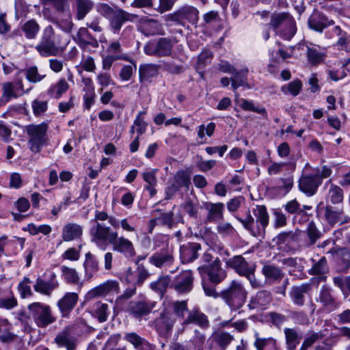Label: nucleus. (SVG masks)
Masks as SVG:
<instances>
[{"label": "nucleus", "mask_w": 350, "mask_h": 350, "mask_svg": "<svg viewBox=\"0 0 350 350\" xmlns=\"http://www.w3.org/2000/svg\"><path fill=\"white\" fill-rule=\"evenodd\" d=\"M232 340V336L226 332L219 333L215 336V340L217 343L223 349H225L226 347L228 345Z\"/></svg>", "instance_id": "e2e57ef3"}, {"label": "nucleus", "mask_w": 350, "mask_h": 350, "mask_svg": "<svg viewBox=\"0 0 350 350\" xmlns=\"http://www.w3.org/2000/svg\"><path fill=\"white\" fill-rule=\"evenodd\" d=\"M154 304L146 301H131L128 305L127 312L136 319H141L150 313Z\"/></svg>", "instance_id": "a211bd4d"}, {"label": "nucleus", "mask_w": 350, "mask_h": 350, "mask_svg": "<svg viewBox=\"0 0 350 350\" xmlns=\"http://www.w3.org/2000/svg\"><path fill=\"white\" fill-rule=\"evenodd\" d=\"M47 129L48 126L45 123L30 124L26 127V132L29 136L28 144L32 152H39L42 147L46 144Z\"/></svg>", "instance_id": "20e7f679"}, {"label": "nucleus", "mask_w": 350, "mask_h": 350, "mask_svg": "<svg viewBox=\"0 0 350 350\" xmlns=\"http://www.w3.org/2000/svg\"><path fill=\"white\" fill-rule=\"evenodd\" d=\"M237 102L239 103V106L244 110L254 111L258 113L264 115L265 116H267L266 109L263 107L258 108L255 107L252 101H250L244 98H240L237 100Z\"/></svg>", "instance_id": "8fccbe9b"}, {"label": "nucleus", "mask_w": 350, "mask_h": 350, "mask_svg": "<svg viewBox=\"0 0 350 350\" xmlns=\"http://www.w3.org/2000/svg\"><path fill=\"white\" fill-rule=\"evenodd\" d=\"M302 88V83L299 79H295L289 83L283 85L281 90L284 94H289L293 96H297Z\"/></svg>", "instance_id": "c03bdc74"}, {"label": "nucleus", "mask_w": 350, "mask_h": 350, "mask_svg": "<svg viewBox=\"0 0 350 350\" xmlns=\"http://www.w3.org/2000/svg\"><path fill=\"white\" fill-rule=\"evenodd\" d=\"M58 44L53 28L49 25L44 29L41 40L36 49L41 56L49 57L56 55Z\"/></svg>", "instance_id": "0eeeda50"}, {"label": "nucleus", "mask_w": 350, "mask_h": 350, "mask_svg": "<svg viewBox=\"0 0 350 350\" xmlns=\"http://www.w3.org/2000/svg\"><path fill=\"white\" fill-rule=\"evenodd\" d=\"M118 282L115 280H107L89 291L86 299H92L96 297H105L109 294L118 293Z\"/></svg>", "instance_id": "f8f14e48"}, {"label": "nucleus", "mask_w": 350, "mask_h": 350, "mask_svg": "<svg viewBox=\"0 0 350 350\" xmlns=\"http://www.w3.org/2000/svg\"><path fill=\"white\" fill-rule=\"evenodd\" d=\"M193 279L192 271L185 270L174 278L170 286L179 294L187 293L193 288Z\"/></svg>", "instance_id": "1a4fd4ad"}, {"label": "nucleus", "mask_w": 350, "mask_h": 350, "mask_svg": "<svg viewBox=\"0 0 350 350\" xmlns=\"http://www.w3.org/2000/svg\"><path fill=\"white\" fill-rule=\"evenodd\" d=\"M328 271L327 260L325 257H321L317 262H314L309 271L312 275H322Z\"/></svg>", "instance_id": "de8ad7c7"}, {"label": "nucleus", "mask_w": 350, "mask_h": 350, "mask_svg": "<svg viewBox=\"0 0 350 350\" xmlns=\"http://www.w3.org/2000/svg\"><path fill=\"white\" fill-rule=\"evenodd\" d=\"M247 70H242L241 72H234L233 77L230 79L232 81V87L234 90L237 89L239 87L244 85L246 83L245 74Z\"/></svg>", "instance_id": "864d4df0"}, {"label": "nucleus", "mask_w": 350, "mask_h": 350, "mask_svg": "<svg viewBox=\"0 0 350 350\" xmlns=\"http://www.w3.org/2000/svg\"><path fill=\"white\" fill-rule=\"evenodd\" d=\"M29 317L38 327L44 328L56 321L49 306L40 302L31 304L27 307Z\"/></svg>", "instance_id": "7ed1b4c3"}, {"label": "nucleus", "mask_w": 350, "mask_h": 350, "mask_svg": "<svg viewBox=\"0 0 350 350\" xmlns=\"http://www.w3.org/2000/svg\"><path fill=\"white\" fill-rule=\"evenodd\" d=\"M96 11L105 18L109 19L116 12V9L107 3H100L96 5Z\"/></svg>", "instance_id": "4d7b16f0"}, {"label": "nucleus", "mask_w": 350, "mask_h": 350, "mask_svg": "<svg viewBox=\"0 0 350 350\" xmlns=\"http://www.w3.org/2000/svg\"><path fill=\"white\" fill-rule=\"evenodd\" d=\"M159 66L153 64H144L139 66V77L141 83L151 82L159 72Z\"/></svg>", "instance_id": "c756f323"}, {"label": "nucleus", "mask_w": 350, "mask_h": 350, "mask_svg": "<svg viewBox=\"0 0 350 350\" xmlns=\"http://www.w3.org/2000/svg\"><path fill=\"white\" fill-rule=\"evenodd\" d=\"M269 25L275 30L281 26V25H288L291 26L290 35L295 31V20L288 13H275L271 15Z\"/></svg>", "instance_id": "4be33fe9"}, {"label": "nucleus", "mask_w": 350, "mask_h": 350, "mask_svg": "<svg viewBox=\"0 0 350 350\" xmlns=\"http://www.w3.org/2000/svg\"><path fill=\"white\" fill-rule=\"evenodd\" d=\"M173 213H162L156 219L151 220V222L154 224L157 221L163 225L167 226L169 228H172L173 226Z\"/></svg>", "instance_id": "bf43d9fd"}, {"label": "nucleus", "mask_w": 350, "mask_h": 350, "mask_svg": "<svg viewBox=\"0 0 350 350\" xmlns=\"http://www.w3.org/2000/svg\"><path fill=\"white\" fill-rule=\"evenodd\" d=\"M109 313V306L105 303L96 301L92 306V314L100 323L105 322L108 319Z\"/></svg>", "instance_id": "473e14b6"}, {"label": "nucleus", "mask_w": 350, "mask_h": 350, "mask_svg": "<svg viewBox=\"0 0 350 350\" xmlns=\"http://www.w3.org/2000/svg\"><path fill=\"white\" fill-rule=\"evenodd\" d=\"M199 11L193 6L186 5L177 11L165 16L166 22H176L183 25L187 23L196 25L199 18Z\"/></svg>", "instance_id": "423d86ee"}, {"label": "nucleus", "mask_w": 350, "mask_h": 350, "mask_svg": "<svg viewBox=\"0 0 350 350\" xmlns=\"http://www.w3.org/2000/svg\"><path fill=\"white\" fill-rule=\"evenodd\" d=\"M79 295L76 293H66L57 301V307L63 317H67L76 306Z\"/></svg>", "instance_id": "6ab92c4d"}, {"label": "nucleus", "mask_w": 350, "mask_h": 350, "mask_svg": "<svg viewBox=\"0 0 350 350\" xmlns=\"http://www.w3.org/2000/svg\"><path fill=\"white\" fill-rule=\"evenodd\" d=\"M227 266L234 269L240 275L244 276L249 271H254V268L241 256H235L226 261Z\"/></svg>", "instance_id": "412c9836"}, {"label": "nucleus", "mask_w": 350, "mask_h": 350, "mask_svg": "<svg viewBox=\"0 0 350 350\" xmlns=\"http://www.w3.org/2000/svg\"><path fill=\"white\" fill-rule=\"evenodd\" d=\"M108 215L107 213L104 212V211H96L95 212V215H94V219H92L91 221L94 224L93 226L91 227L90 230V236L92 237V241L93 242V234H92V230L94 228L96 227V226L98 224L100 225V226H106L105 224H101L99 222V221H105L108 219Z\"/></svg>", "instance_id": "13d9d810"}, {"label": "nucleus", "mask_w": 350, "mask_h": 350, "mask_svg": "<svg viewBox=\"0 0 350 350\" xmlns=\"http://www.w3.org/2000/svg\"><path fill=\"white\" fill-rule=\"evenodd\" d=\"M117 59H124L129 62H131L129 55L125 54L122 55H108L103 58V68L105 70H109L113 62Z\"/></svg>", "instance_id": "6e6d98bb"}, {"label": "nucleus", "mask_w": 350, "mask_h": 350, "mask_svg": "<svg viewBox=\"0 0 350 350\" xmlns=\"http://www.w3.org/2000/svg\"><path fill=\"white\" fill-rule=\"evenodd\" d=\"M26 79L31 83H38L44 79L46 75H41L38 72L36 66H31L26 70Z\"/></svg>", "instance_id": "3c124183"}, {"label": "nucleus", "mask_w": 350, "mask_h": 350, "mask_svg": "<svg viewBox=\"0 0 350 350\" xmlns=\"http://www.w3.org/2000/svg\"><path fill=\"white\" fill-rule=\"evenodd\" d=\"M308 23L310 29L321 32L325 28L333 24V21H329L321 13L314 12L309 17Z\"/></svg>", "instance_id": "aec40b11"}, {"label": "nucleus", "mask_w": 350, "mask_h": 350, "mask_svg": "<svg viewBox=\"0 0 350 350\" xmlns=\"http://www.w3.org/2000/svg\"><path fill=\"white\" fill-rule=\"evenodd\" d=\"M247 292L239 282L233 281L230 286L221 294V297L232 310H237L245 303Z\"/></svg>", "instance_id": "39448f33"}, {"label": "nucleus", "mask_w": 350, "mask_h": 350, "mask_svg": "<svg viewBox=\"0 0 350 350\" xmlns=\"http://www.w3.org/2000/svg\"><path fill=\"white\" fill-rule=\"evenodd\" d=\"M254 218L249 214L245 219L237 217L243 227L254 237L263 236L269 224V215L264 205H257L253 211Z\"/></svg>", "instance_id": "f03ea898"}, {"label": "nucleus", "mask_w": 350, "mask_h": 350, "mask_svg": "<svg viewBox=\"0 0 350 350\" xmlns=\"http://www.w3.org/2000/svg\"><path fill=\"white\" fill-rule=\"evenodd\" d=\"M196 324L202 328H206L209 325L207 317L202 312L193 310L189 312L187 317L183 322V325Z\"/></svg>", "instance_id": "c85d7f7f"}, {"label": "nucleus", "mask_w": 350, "mask_h": 350, "mask_svg": "<svg viewBox=\"0 0 350 350\" xmlns=\"http://www.w3.org/2000/svg\"><path fill=\"white\" fill-rule=\"evenodd\" d=\"M307 57L308 62L312 65H316L322 62L325 54L321 51L319 47L316 46L307 47Z\"/></svg>", "instance_id": "58836bf2"}, {"label": "nucleus", "mask_w": 350, "mask_h": 350, "mask_svg": "<svg viewBox=\"0 0 350 350\" xmlns=\"http://www.w3.org/2000/svg\"><path fill=\"white\" fill-rule=\"evenodd\" d=\"M31 280L29 278L25 277L19 283L18 288L23 298L30 296L32 294L29 284Z\"/></svg>", "instance_id": "052dcab7"}, {"label": "nucleus", "mask_w": 350, "mask_h": 350, "mask_svg": "<svg viewBox=\"0 0 350 350\" xmlns=\"http://www.w3.org/2000/svg\"><path fill=\"white\" fill-rule=\"evenodd\" d=\"M21 29L27 38L33 39L40 30V26L36 21L29 20L24 23Z\"/></svg>", "instance_id": "a19ab883"}, {"label": "nucleus", "mask_w": 350, "mask_h": 350, "mask_svg": "<svg viewBox=\"0 0 350 350\" xmlns=\"http://www.w3.org/2000/svg\"><path fill=\"white\" fill-rule=\"evenodd\" d=\"M329 187L327 199L333 204L342 203L344 198L343 190L338 185H334L332 180H327L324 185Z\"/></svg>", "instance_id": "7c9ffc66"}, {"label": "nucleus", "mask_w": 350, "mask_h": 350, "mask_svg": "<svg viewBox=\"0 0 350 350\" xmlns=\"http://www.w3.org/2000/svg\"><path fill=\"white\" fill-rule=\"evenodd\" d=\"M158 323L164 326L167 331L172 329L175 323L174 319L168 314H161Z\"/></svg>", "instance_id": "338daca9"}, {"label": "nucleus", "mask_w": 350, "mask_h": 350, "mask_svg": "<svg viewBox=\"0 0 350 350\" xmlns=\"http://www.w3.org/2000/svg\"><path fill=\"white\" fill-rule=\"evenodd\" d=\"M271 300V293L263 290L258 291L256 295L251 299L250 306L252 308H255L258 306H266Z\"/></svg>", "instance_id": "f704fd0d"}, {"label": "nucleus", "mask_w": 350, "mask_h": 350, "mask_svg": "<svg viewBox=\"0 0 350 350\" xmlns=\"http://www.w3.org/2000/svg\"><path fill=\"white\" fill-rule=\"evenodd\" d=\"M201 246L197 243H187L180 247V258L183 262H190L198 256V251Z\"/></svg>", "instance_id": "5701e85b"}, {"label": "nucleus", "mask_w": 350, "mask_h": 350, "mask_svg": "<svg viewBox=\"0 0 350 350\" xmlns=\"http://www.w3.org/2000/svg\"><path fill=\"white\" fill-rule=\"evenodd\" d=\"M262 272L267 278L273 280H280L283 277L282 271L277 267L271 265H265Z\"/></svg>", "instance_id": "a18cd8bd"}, {"label": "nucleus", "mask_w": 350, "mask_h": 350, "mask_svg": "<svg viewBox=\"0 0 350 350\" xmlns=\"http://www.w3.org/2000/svg\"><path fill=\"white\" fill-rule=\"evenodd\" d=\"M170 275H160L157 280L150 283V288L162 297L171 283Z\"/></svg>", "instance_id": "72a5a7b5"}, {"label": "nucleus", "mask_w": 350, "mask_h": 350, "mask_svg": "<svg viewBox=\"0 0 350 350\" xmlns=\"http://www.w3.org/2000/svg\"><path fill=\"white\" fill-rule=\"evenodd\" d=\"M25 93L21 81H8L2 84L1 104H5L12 98H16Z\"/></svg>", "instance_id": "9d476101"}, {"label": "nucleus", "mask_w": 350, "mask_h": 350, "mask_svg": "<svg viewBox=\"0 0 350 350\" xmlns=\"http://www.w3.org/2000/svg\"><path fill=\"white\" fill-rule=\"evenodd\" d=\"M324 216L327 222L331 226H334L337 223L342 224L350 221V217L344 215L342 208H336L330 205L325 206Z\"/></svg>", "instance_id": "f3484780"}, {"label": "nucleus", "mask_w": 350, "mask_h": 350, "mask_svg": "<svg viewBox=\"0 0 350 350\" xmlns=\"http://www.w3.org/2000/svg\"><path fill=\"white\" fill-rule=\"evenodd\" d=\"M83 233L82 227L75 223L66 224L62 229V239L64 241H70L79 238Z\"/></svg>", "instance_id": "2f4dec72"}, {"label": "nucleus", "mask_w": 350, "mask_h": 350, "mask_svg": "<svg viewBox=\"0 0 350 350\" xmlns=\"http://www.w3.org/2000/svg\"><path fill=\"white\" fill-rule=\"evenodd\" d=\"M212 59V53L208 50H204L198 56V68H203Z\"/></svg>", "instance_id": "0e129e2a"}, {"label": "nucleus", "mask_w": 350, "mask_h": 350, "mask_svg": "<svg viewBox=\"0 0 350 350\" xmlns=\"http://www.w3.org/2000/svg\"><path fill=\"white\" fill-rule=\"evenodd\" d=\"M294 240V234L292 231H285L278 234L273 241L277 244H283Z\"/></svg>", "instance_id": "69168bd1"}, {"label": "nucleus", "mask_w": 350, "mask_h": 350, "mask_svg": "<svg viewBox=\"0 0 350 350\" xmlns=\"http://www.w3.org/2000/svg\"><path fill=\"white\" fill-rule=\"evenodd\" d=\"M320 185V179H316L311 174H303L299 180V190L309 197L317 193Z\"/></svg>", "instance_id": "2eb2a0df"}, {"label": "nucleus", "mask_w": 350, "mask_h": 350, "mask_svg": "<svg viewBox=\"0 0 350 350\" xmlns=\"http://www.w3.org/2000/svg\"><path fill=\"white\" fill-rule=\"evenodd\" d=\"M311 289L310 284H301L291 288L289 295L293 303L297 306H302L305 304L304 295Z\"/></svg>", "instance_id": "b1692460"}, {"label": "nucleus", "mask_w": 350, "mask_h": 350, "mask_svg": "<svg viewBox=\"0 0 350 350\" xmlns=\"http://www.w3.org/2000/svg\"><path fill=\"white\" fill-rule=\"evenodd\" d=\"M316 301L320 303L323 308L334 310L339 307V304L332 295V289L327 285H323L319 292Z\"/></svg>", "instance_id": "4468645a"}, {"label": "nucleus", "mask_w": 350, "mask_h": 350, "mask_svg": "<svg viewBox=\"0 0 350 350\" xmlns=\"http://www.w3.org/2000/svg\"><path fill=\"white\" fill-rule=\"evenodd\" d=\"M203 206L208 213L206 220L208 222H213L223 218V212L224 209V205L223 203L205 202Z\"/></svg>", "instance_id": "a878e982"}, {"label": "nucleus", "mask_w": 350, "mask_h": 350, "mask_svg": "<svg viewBox=\"0 0 350 350\" xmlns=\"http://www.w3.org/2000/svg\"><path fill=\"white\" fill-rule=\"evenodd\" d=\"M124 338L137 350H154V346L135 332L124 334Z\"/></svg>", "instance_id": "393cba45"}, {"label": "nucleus", "mask_w": 350, "mask_h": 350, "mask_svg": "<svg viewBox=\"0 0 350 350\" xmlns=\"http://www.w3.org/2000/svg\"><path fill=\"white\" fill-rule=\"evenodd\" d=\"M284 333L288 350H295L301 340L297 332L295 329L285 328Z\"/></svg>", "instance_id": "4c0bfd02"}, {"label": "nucleus", "mask_w": 350, "mask_h": 350, "mask_svg": "<svg viewBox=\"0 0 350 350\" xmlns=\"http://www.w3.org/2000/svg\"><path fill=\"white\" fill-rule=\"evenodd\" d=\"M56 278L57 276L54 273L51 274L50 279L47 281L40 277L38 278L33 285V289L38 293L50 296L53 291L59 286V282Z\"/></svg>", "instance_id": "dca6fc26"}, {"label": "nucleus", "mask_w": 350, "mask_h": 350, "mask_svg": "<svg viewBox=\"0 0 350 350\" xmlns=\"http://www.w3.org/2000/svg\"><path fill=\"white\" fill-rule=\"evenodd\" d=\"M137 16L129 13L122 9L116 8V12L109 19L111 30L114 33H118L123 24L127 21H133Z\"/></svg>", "instance_id": "ddd939ff"}, {"label": "nucleus", "mask_w": 350, "mask_h": 350, "mask_svg": "<svg viewBox=\"0 0 350 350\" xmlns=\"http://www.w3.org/2000/svg\"><path fill=\"white\" fill-rule=\"evenodd\" d=\"M174 184L178 186L180 189L182 187H185L189 189L190 182V175L183 170H179L174 176Z\"/></svg>", "instance_id": "49530a36"}, {"label": "nucleus", "mask_w": 350, "mask_h": 350, "mask_svg": "<svg viewBox=\"0 0 350 350\" xmlns=\"http://www.w3.org/2000/svg\"><path fill=\"white\" fill-rule=\"evenodd\" d=\"M254 347L256 350H279L277 340L273 337H261L258 332L254 333Z\"/></svg>", "instance_id": "bb28decb"}, {"label": "nucleus", "mask_w": 350, "mask_h": 350, "mask_svg": "<svg viewBox=\"0 0 350 350\" xmlns=\"http://www.w3.org/2000/svg\"><path fill=\"white\" fill-rule=\"evenodd\" d=\"M200 273L207 274L209 280L214 284H219L226 278V271L221 268V262L216 258L211 265H203L198 268Z\"/></svg>", "instance_id": "6e6552de"}, {"label": "nucleus", "mask_w": 350, "mask_h": 350, "mask_svg": "<svg viewBox=\"0 0 350 350\" xmlns=\"http://www.w3.org/2000/svg\"><path fill=\"white\" fill-rule=\"evenodd\" d=\"M174 260V250L168 246L156 252L148 259L152 265L160 269L172 265Z\"/></svg>", "instance_id": "9b49d317"}, {"label": "nucleus", "mask_w": 350, "mask_h": 350, "mask_svg": "<svg viewBox=\"0 0 350 350\" xmlns=\"http://www.w3.org/2000/svg\"><path fill=\"white\" fill-rule=\"evenodd\" d=\"M306 234L310 239V245H314L322 236L321 232L317 228L313 221L309 222L306 229Z\"/></svg>", "instance_id": "09e8293b"}, {"label": "nucleus", "mask_w": 350, "mask_h": 350, "mask_svg": "<svg viewBox=\"0 0 350 350\" xmlns=\"http://www.w3.org/2000/svg\"><path fill=\"white\" fill-rule=\"evenodd\" d=\"M94 2L92 0H76V17L82 20L92 10Z\"/></svg>", "instance_id": "e433bc0d"}, {"label": "nucleus", "mask_w": 350, "mask_h": 350, "mask_svg": "<svg viewBox=\"0 0 350 350\" xmlns=\"http://www.w3.org/2000/svg\"><path fill=\"white\" fill-rule=\"evenodd\" d=\"M55 342L59 347H66L67 350H75V349L76 340L71 334L68 327L65 328L56 336Z\"/></svg>", "instance_id": "cd10ccee"}, {"label": "nucleus", "mask_w": 350, "mask_h": 350, "mask_svg": "<svg viewBox=\"0 0 350 350\" xmlns=\"http://www.w3.org/2000/svg\"><path fill=\"white\" fill-rule=\"evenodd\" d=\"M182 206L190 217H196L197 216L198 206L196 202L194 200L188 198L186 200L185 202L182 204Z\"/></svg>", "instance_id": "680f3d73"}, {"label": "nucleus", "mask_w": 350, "mask_h": 350, "mask_svg": "<svg viewBox=\"0 0 350 350\" xmlns=\"http://www.w3.org/2000/svg\"><path fill=\"white\" fill-rule=\"evenodd\" d=\"M69 88V85L64 78H61L58 82L49 90V94L54 98H59Z\"/></svg>", "instance_id": "ea45409f"}, {"label": "nucleus", "mask_w": 350, "mask_h": 350, "mask_svg": "<svg viewBox=\"0 0 350 350\" xmlns=\"http://www.w3.org/2000/svg\"><path fill=\"white\" fill-rule=\"evenodd\" d=\"M64 278L69 283H76L79 280V275L75 269L65 266L61 267Z\"/></svg>", "instance_id": "5fc2aeb1"}, {"label": "nucleus", "mask_w": 350, "mask_h": 350, "mask_svg": "<svg viewBox=\"0 0 350 350\" xmlns=\"http://www.w3.org/2000/svg\"><path fill=\"white\" fill-rule=\"evenodd\" d=\"M83 266L85 269V277L88 280L92 278L98 269V262L90 252L85 254Z\"/></svg>", "instance_id": "c9c22d12"}, {"label": "nucleus", "mask_w": 350, "mask_h": 350, "mask_svg": "<svg viewBox=\"0 0 350 350\" xmlns=\"http://www.w3.org/2000/svg\"><path fill=\"white\" fill-rule=\"evenodd\" d=\"M336 45L341 50L350 51V36L344 33L337 41Z\"/></svg>", "instance_id": "774afa93"}, {"label": "nucleus", "mask_w": 350, "mask_h": 350, "mask_svg": "<svg viewBox=\"0 0 350 350\" xmlns=\"http://www.w3.org/2000/svg\"><path fill=\"white\" fill-rule=\"evenodd\" d=\"M324 337L322 332H314L310 331L299 349V350H307L309 347L313 345L317 340L322 339Z\"/></svg>", "instance_id": "37998d69"}, {"label": "nucleus", "mask_w": 350, "mask_h": 350, "mask_svg": "<svg viewBox=\"0 0 350 350\" xmlns=\"http://www.w3.org/2000/svg\"><path fill=\"white\" fill-rule=\"evenodd\" d=\"M157 56L163 57L170 55L172 50V44L167 38H162L157 42Z\"/></svg>", "instance_id": "79ce46f5"}, {"label": "nucleus", "mask_w": 350, "mask_h": 350, "mask_svg": "<svg viewBox=\"0 0 350 350\" xmlns=\"http://www.w3.org/2000/svg\"><path fill=\"white\" fill-rule=\"evenodd\" d=\"M93 242L96 245L102 242L109 243L114 252L122 254L126 258H132L136 252L134 245L129 239L119 236L109 226L98 224L92 230Z\"/></svg>", "instance_id": "f257e3e1"}, {"label": "nucleus", "mask_w": 350, "mask_h": 350, "mask_svg": "<svg viewBox=\"0 0 350 350\" xmlns=\"http://www.w3.org/2000/svg\"><path fill=\"white\" fill-rule=\"evenodd\" d=\"M332 174V170L327 165H323L317 167L314 170V173L311 174L313 176H315L316 179H320L321 185L322 184L323 180L331 176Z\"/></svg>", "instance_id": "603ef678"}]
</instances>
